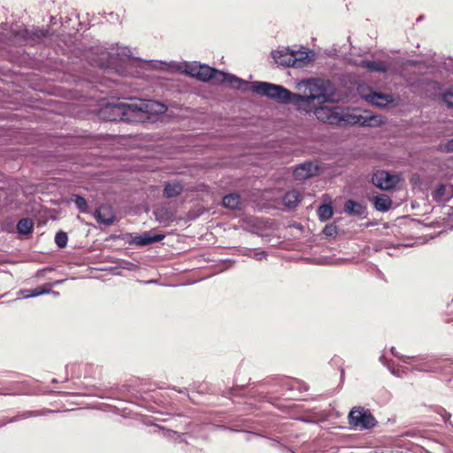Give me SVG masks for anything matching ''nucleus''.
Returning <instances> with one entry per match:
<instances>
[{
	"label": "nucleus",
	"instance_id": "obj_13",
	"mask_svg": "<svg viewBox=\"0 0 453 453\" xmlns=\"http://www.w3.org/2000/svg\"><path fill=\"white\" fill-rule=\"evenodd\" d=\"M164 238L165 234H152L150 232H144L142 234L133 237L131 243L142 247L154 242H161Z\"/></svg>",
	"mask_w": 453,
	"mask_h": 453
},
{
	"label": "nucleus",
	"instance_id": "obj_27",
	"mask_svg": "<svg viewBox=\"0 0 453 453\" xmlns=\"http://www.w3.org/2000/svg\"><path fill=\"white\" fill-rule=\"evenodd\" d=\"M71 200L75 203L76 207L81 213H85L88 211V203L84 197L79 195H73Z\"/></svg>",
	"mask_w": 453,
	"mask_h": 453
},
{
	"label": "nucleus",
	"instance_id": "obj_3",
	"mask_svg": "<svg viewBox=\"0 0 453 453\" xmlns=\"http://www.w3.org/2000/svg\"><path fill=\"white\" fill-rule=\"evenodd\" d=\"M313 114L319 121L329 125L356 124L361 120V117L352 115L340 106L319 105L314 108Z\"/></svg>",
	"mask_w": 453,
	"mask_h": 453
},
{
	"label": "nucleus",
	"instance_id": "obj_6",
	"mask_svg": "<svg viewBox=\"0 0 453 453\" xmlns=\"http://www.w3.org/2000/svg\"><path fill=\"white\" fill-rule=\"evenodd\" d=\"M350 426L360 430L371 429L377 425V420L368 409L353 407L348 416Z\"/></svg>",
	"mask_w": 453,
	"mask_h": 453
},
{
	"label": "nucleus",
	"instance_id": "obj_26",
	"mask_svg": "<svg viewBox=\"0 0 453 453\" xmlns=\"http://www.w3.org/2000/svg\"><path fill=\"white\" fill-rule=\"evenodd\" d=\"M318 216L321 221H326L333 216V208L329 204H321L318 208Z\"/></svg>",
	"mask_w": 453,
	"mask_h": 453
},
{
	"label": "nucleus",
	"instance_id": "obj_41",
	"mask_svg": "<svg viewBox=\"0 0 453 453\" xmlns=\"http://www.w3.org/2000/svg\"><path fill=\"white\" fill-rule=\"evenodd\" d=\"M447 151L453 152V139L449 140L446 144Z\"/></svg>",
	"mask_w": 453,
	"mask_h": 453
},
{
	"label": "nucleus",
	"instance_id": "obj_15",
	"mask_svg": "<svg viewBox=\"0 0 453 453\" xmlns=\"http://www.w3.org/2000/svg\"><path fill=\"white\" fill-rule=\"evenodd\" d=\"M360 66L369 70L370 72L387 73L390 68V64L384 61H370V60H363L360 64Z\"/></svg>",
	"mask_w": 453,
	"mask_h": 453
},
{
	"label": "nucleus",
	"instance_id": "obj_25",
	"mask_svg": "<svg viewBox=\"0 0 453 453\" xmlns=\"http://www.w3.org/2000/svg\"><path fill=\"white\" fill-rule=\"evenodd\" d=\"M34 223L28 218L21 219L17 224L18 232L24 234H28L33 231Z\"/></svg>",
	"mask_w": 453,
	"mask_h": 453
},
{
	"label": "nucleus",
	"instance_id": "obj_19",
	"mask_svg": "<svg viewBox=\"0 0 453 453\" xmlns=\"http://www.w3.org/2000/svg\"><path fill=\"white\" fill-rule=\"evenodd\" d=\"M373 205L378 211H388L392 206V200L388 195L381 194L373 197Z\"/></svg>",
	"mask_w": 453,
	"mask_h": 453
},
{
	"label": "nucleus",
	"instance_id": "obj_14",
	"mask_svg": "<svg viewBox=\"0 0 453 453\" xmlns=\"http://www.w3.org/2000/svg\"><path fill=\"white\" fill-rule=\"evenodd\" d=\"M363 97L366 102L381 108L386 107L392 102L391 96L376 92L369 93L363 96Z\"/></svg>",
	"mask_w": 453,
	"mask_h": 453
},
{
	"label": "nucleus",
	"instance_id": "obj_36",
	"mask_svg": "<svg viewBox=\"0 0 453 453\" xmlns=\"http://www.w3.org/2000/svg\"><path fill=\"white\" fill-rule=\"evenodd\" d=\"M436 412L442 418V419L447 422L449 420L451 414L448 412L444 408L439 407Z\"/></svg>",
	"mask_w": 453,
	"mask_h": 453
},
{
	"label": "nucleus",
	"instance_id": "obj_35",
	"mask_svg": "<svg viewBox=\"0 0 453 453\" xmlns=\"http://www.w3.org/2000/svg\"><path fill=\"white\" fill-rule=\"evenodd\" d=\"M381 123L380 118L377 116H372L369 119H364L363 125L373 126Z\"/></svg>",
	"mask_w": 453,
	"mask_h": 453
},
{
	"label": "nucleus",
	"instance_id": "obj_34",
	"mask_svg": "<svg viewBox=\"0 0 453 453\" xmlns=\"http://www.w3.org/2000/svg\"><path fill=\"white\" fill-rule=\"evenodd\" d=\"M290 389H298L300 391H306L308 389V387L303 382H301L299 380H295L292 382Z\"/></svg>",
	"mask_w": 453,
	"mask_h": 453
},
{
	"label": "nucleus",
	"instance_id": "obj_10",
	"mask_svg": "<svg viewBox=\"0 0 453 453\" xmlns=\"http://www.w3.org/2000/svg\"><path fill=\"white\" fill-rule=\"evenodd\" d=\"M272 57L278 65L300 68V65L296 62V58L293 56L289 49L273 50L272 51Z\"/></svg>",
	"mask_w": 453,
	"mask_h": 453
},
{
	"label": "nucleus",
	"instance_id": "obj_32",
	"mask_svg": "<svg viewBox=\"0 0 453 453\" xmlns=\"http://www.w3.org/2000/svg\"><path fill=\"white\" fill-rule=\"evenodd\" d=\"M37 415H38V413L36 411H27V412L23 413L20 416L13 417L10 420H8V422H15V421H18V420H19L21 418H29V417H33V416H37ZM6 423H7V421L4 422L3 424H0V426H2L3 425H4Z\"/></svg>",
	"mask_w": 453,
	"mask_h": 453
},
{
	"label": "nucleus",
	"instance_id": "obj_23",
	"mask_svg": "<svg viewBox=\"0 0 453 453\" xmlns=\"http://www.w3.org/2000/svg\"><path fill=\"white\" fill-rule=\"evenodd\" d=\"M290 51L293 54V56H295V58H296V64L300 65V68L306 66L311 58L309 55L310 53H311V51L307 50L305 48H303L302 50H297V51L290 50Z\"/></svg>",
	"mask_w": 453,
	"mask_h": 453
},
{
	"label": "nucleus",
	"instance_id": "obj_37",
	"mask_svg": "<svg viewBox=\"0 0 453 453\" xmlns=\"http://www.w3.org/2000/svg\"><path fill=\"white\" fill-rule=\"evenodd\" d=\"M443 101L449 106L453 107V93L448 92L443 95Z\"/></svg>",
	"mask_w": 453,
	"mask_h": 453
},
{
	"label": "nucleus",
	"instance_id": "obj_4",
	"mask_svg": "<svg viewBox=\"0 0 453 453\" xmlns=\"http://www.w3.org/2000/svg\"><path fill=\"white\" fill-rule=\"evenodd\" d=\"M134 98L129 102L109 103L100 111V115L107 121H125L131 122L135 120V111L133 105Z\"/></svg>",
	"mask_w": 453,
	"mask_h": 453
},
{
	"label": "nucleus",
	"instance_id": "obj_29",
	"mask_svg": "<svg viewBox=\"0 0 453 453\" xmlns=\"http://www.w3.org/2000/svg\"><path fill=\"white\" fill-rule=\"evenodd\" d=\"M68 237L64 232H58L55 235V242L59 248H65L67 244Z\"/></svg>",
	"mask_w": 453,
	"mask_h": 453
},
{
	"label": "nucleus",
	"instance_id": "obj_42",
	"mask_svg": "<svg viewBox=\"0 0 453 453\" xmlns=\"http://www.w3.org/2000/svg\"><path fill=\"white\" fill-rule=\"evenodd\" d=\"M173 389L177 391L180 394L188 395L187 388H177L176 387H173Z\"/></svg>",
	"mask_w": 453,
	"mask_h": 453
},
{
	"label": "nucleus",
	"instance_id": "obj_2",
	"mask_svg": "<svg viewBox=\"0 0 453 453\" xmlns=\"http://www.w3.org/2000/svg\"><path fill=\"white\" fill-rule=\"evenodd\" d=\"M197 74V80L201 81H212L214 84L228 83L232 88L242 91L250 90L251 82L243 81L235 75L226 73L222 71L201 65V70Z\"/></svg>",
	"mask_w": 453,
	"mask_h": 453
},
{
	"label": "nucleus",
	"instance_id": "obj_31",
	"mask_svg": "<svg viewBox=\"0 0 453 453\" xmlns=\"http://www.w3.org/2000/svg\"><path fill=\"white\" fill-rule=\"evenodd\" d=\"M380 361L390 370L392 374H394L395 376H397V377L401 376L400 371L398 369L396 370V369L392 367L391 364L386 359L384 354H382L380 356Z\"/></svg>",
	"mask_w": 453,
	"mask_h": 453
},
{
	"label": "nucleus",
	"instance_id": "obj_38",
	"mask_svg": "<svg viewBox=\"0 0 453 453\" xmlns=\"http://www.w3.org/2000/svg\"><path fill=\"white\" fill-rule=\"evenodd\" d=\"M48 33H49L48 30L35 29V31L34 32V35L36 36L37 38H43L48 35Z\"/></svg>",
	"mask_w": 453,
	"mask_h": 453
},
{
	"label": "nucleus",
	"instance_id": "obj_33",
	"mask_svg": "<svg viewBox=\"0 0 453 453\" xmlns=\"http://www.w3.org/2000/svg\"><path fill=\"white\" fill-rule=\"evenodd\" d=\"M323 233L326 235V236H334V235H336L337 234V227L336 226L333 225V224H330V225H326L323 230Z\"/></svg>",
	"mask_w": 453,
	"mask_h": 453
},
{
	"label": "nucleus",
	"instance_id": "obj_21",
	"mask_svg": "<svg viewBox=\"0 0 453 453\" xmlns=\"http://www.w3.org/2000/svg\"><path fill=\"white\" fill-rule=\"evenodd\" d=\"M222 204L224 207L235 210L240 208L241 199L236 193H231L223 197Z\"/></svg>",
	"mask_w": 453,
	"mask_h": 453
},
{
	"label": "nucleus",
	"instance_id": "obj_30",
	"mask_svg": "<svg viewBox=\"0 0 453 453\" xmlns=\"http://www.w3.org/2000/svg\"><path fill=\"white\" fill-rule=\"evenodd\" d=\"M116 55L119 58L124 60L126 58H130L132 52L131 50L127 47H119Z\"/></svg>",
	"mask_w": 453,
	"mask_h": 453
},
{
	"label": "nucleus",
	"instance_id": "obj_40",
	"mask_svg": "<svg viewBox=\"0 0 453 453\" xmlns=\"http://www.w3.org/2000/svg\"><path fill=\"white\" fill-rule=\"evenodd\" d=\"M163 432H164V435H165V436L171 437V436L177 435V433H176V432H174V431H172V430H165V429H163Z\"/></svg>",
	"mask_w": 453,
	"mask_h": 453
},
{
	"label": "nucleus",
	"instance_id": "obj_1",
	"mask_svg": "<svg viewBox=\"0 0 453 453\" xmlns=\"http://www.w3.org/2000/svg\"><path fill=\"white\" fill-rule=\"evenodd\" d=\"M250 91L257 95L267 96L281 104H293L296 108L305 113L313 112L314 101L305 95L292 93L281 85L265 81H252Z\"/></svg>",
	"mask_w": 453,
	"mask_h": 453
},
{
	"label": "nucleus",
	"instance_id": "obj_16",
	"mask_svg": "<svg viewBox=\"0 0 453 453\" xmlns=\"http://www.w3.org/2000/svg\"><path fill=\"white\" fill-rule=\"evenodd\" d=\"M94 217L98 223L106 226H111L114 222V215L106 207H100L94 212Z\"/></svg>",
	"mask_w": 453,
	"mask_h": 453
},
{
	"label": "nucleus",
	"instance_id": "obj_18",
	"mask_svg": "<svg viewBox=\"0 0 453 453\" xmlns=\"http://www.w3.org/2000/svg\"><path fill=\"white\" fill-rule=\"evenodd\" d=\"M344 211L351 216L361 217L365 214L366 208L362 203L349 199L344 204Z\"/></svg>",
	"mask_w": 453,
	"mask_h": 453
},
{
	"label": "nucleus",
	"instance_id": "obj_28",
	"mask_svg": "<svg viewBox=\"0 0 453 453\" xmlns=\"http://www.w3.org/2000/svg\"><path fill=\"white\" fill-rule=\"evenodd\" d=\"M244 255L249 256L250 257H252L258 261H261L267 257V252L261 250H248V252H245Z\"/></svg>",
	"mask_w": 453,
	"mask_h": 453
},
{
	"label": "nucleus",
	"instance_id": "obj_5",
	"mask_svg": "<svg viewBox=\"0 0 453 453\" xmlns=\"http://www.w3.org/2000/svg\"><path fill=\"white\" fill-rule=\"evenodd\" d=\"M391 353L400 358L403 363H409L408 360H414L416 363L412 366L413 370L424 372H441L445 369V367L449 364V360L442 357H415L409 356H399L397 352L395 351V348H391Z\"/></svg>",
	"mask_w": 453,
	"mask_h": 453
},
{
	"label": "nucleus",
	"instance_id": "obj_9",
	"mask_svg": "<svg viewBox=\"0 0 453 453\" xmlns=\"http://www.w3.org/2000/svg\"><path fill=\"white\" fill-rule=\"evenodd\" d=\"M372 181L377 188L382 190H389L396 186L398 177L386 171H378L372 175Z\"/></svg>",
	"mask_w": 453,
	"mask_h": 453
},
{
	"label": "nucleus",
	"instance_id": "obj_39",
	"mask_svg": "<svg viewBox=\"0 0 453 453\" xmlns=\"http://www.w3.org/2000/svg\"><path fill=\"white\" fill-rule=\"evenodd\" d=\"M13 390V385L10 384L5 387H0V395H7L8 393H4V391H12Z\"/></svg>",
	"mask_w": 453,
	"mask_h": 453
},
{
	"label": "nucleus",
	"instance_id": "obj_12",
	"mask_svg": "<svg viewBox=\"0 0 453 453\" xmlns=\"http://www.w3.org/2000/svg\"><path fill=\"white\" fill-rule=\"evenodd\" d=\"M432 197L438 203L449 202L453 197V187L439 184L433 191Z\"/></svg>",
	"mask_w": 453,
	"mask_h": 453
},
{
	"label": "nucleus",
	"instance_id": "obj_24",
	"mask_svg": "<svg viewBox=\"0 0 453 453\" xmlns=\"http://www.w3.org/2000/svg\"><path fill=\"white\" fill-rule=\"evenodd\" d=\"M50 288H45L43 287H38L35 289H21L19 291V295L23 298L36 297L44 294H49Z\"/></svg>",
	"mask_w": 453,
	"mask_h": 453
},
{
	"label": "nucleus",
	"instance_id": "obj_20",
	"mask_svg": "<svg viewBox=\"0 0 453 453\" xmlns=\"http://www.w3.org/2000/svg\"><path fill=\"white\" fill-rule=\"evenodd\" d=\"M179 70H180L181 73L189 75L191 77L197 78V73L201 70V65L197 62H192L188 63L184 62L181 63L179 66Z\"/></svg>",
	"mask_w": 453,
	"mask_h": 453
},
{
	"label": "nucleus",
	"instance_id": "obj_43",
	"mask_svg": "<svg viewBox=\"0 0 453 453\" xmlns=\"http://www.w3.org/2000/svg\"><path fill=\"white\" fill-rule=\"evenodd\" d=\"M50 293H52L54 295V296H58L59 295L58 292H54V291H51V290H50Z\"/></svg>",
	"mask_w": 453,
	"mask_h": 453
},
{
	"label": "nucleus",
	"instance_id": "obj_11",
	"mask_svg": "<svg viewBox=\"0 0 453 453\" xmlns=\"http://www.w3.org/2000/svg\"><path fill=\"white\" fill-rule=\"evenodd\" d=\"M319 168L312 162H305L294 169L293 175L296 180H303L318 173Z\"/></svg>",
	"mask_w": 453,
	"mask_h": 453
},
{
	"label": "nucleus",
	"instance_id": "obj_8",
	"mask_svg": "<svg viewBox=\"0 0 453 453\" xmlns=\"http://www.w3.org/2000/svg\"><path fill=\"white\" fill-rule=\"evenodd\" d=\"M135 111V119L141 114L145 113L148 115H159L166 111L167 108L165 104L154 100H145L134 98V104L133 105Z\"/></svg>",
	"mask_w": 453,
	"mask_h": 453
},
{
	"label": "nucleus",
	"instance_id": "obj_7",
	"mask_svg": "<svg viewBox=\"0 0 453 453\" xmlns=\"http://www.w3.org/2000/svg\"><path fill=\"white\" fill-rule=\"evenodd\" d=\"M330 88V81L324 79L314 78L305 82V89L308 91L306 96L313 101L318 100L319 103L329 101Z\"/></svg>",
	"mask_w": 453,
	"mask_h": 453
},
{
	"label": "nucleus",
	"instance_id": "obj_44",
	"mask_svg": "<svg viewBox=\"0 0 453 453\" xmlns=\"http://www.w3.org/2000/svg\"><path fill=\"white\" fill-rule=\"evenodd\" d=\"M52 383H57V380H56V379H53V380H52Z\"/></svg>",
	"mask_w": 453,
	"mask_h": 453
},
{
	"label": "nucleus",
	"instance_id": "obj_17",
	"mask_svg": "<svg viewBox=\"0 0 453 453\" xmlns=\"http://www.w3.org/2000/svg\"><path fill=\"white\" fill-rule=\"evenodd\" d=\"M300 201L301 195L296 189H292L290 191L286 192L282 197V203L288 210L295 209L298 205Z\"/></svg>",
	"mask_w": 453,
	"mask_h": 453
},
{
	"label": "nucleus",
	"instance_id": "obj_22",
	"mask_svg": "<svg viewBox=\"0 0 453 453\" xmlns=\"http://www.w3.org/2000/svg\"><path fill=\"white\" fill-rule=\"evenodd\" d=\"M183 191V187L179 182L167 183L164 188V196L167 198H173L179 196Z\"/></svg>",
	"mask_w": 453,
	"mask_h": 453
}]
</instances>
